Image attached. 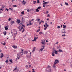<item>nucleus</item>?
Listing matches in <instances>:
<instances>
[{
	"mask_svg": "<svg viewBox=\"0 0 72 72\" xmlns=\"http://www.w3.org/2000/svg\"><path fill=\"white\" fill-rule=\"evenodd\" d=\"M28 53V51H24V54H27Z\"/></svg>",
	"mask_w": 72,
	"mask_h": 72,
	"instance_id": "obj_10",
	"label": "nucleus"
},
{
	"mask_svg": "<svg viewBox=\"0 0 72 72\" xmlns=\"http://www.w3.org/2000/svg\"><path fill=\"white\" fill-rule=\"evenodd\" d=\"M37 19L39 23H40V19Z\"/></svg>",
	"mask_w": 72,
	"mask_h": 72,
	"instance_id": "obj_28",
	"label": "nucleus"
},
{
	"mask_svg": "<svg viewBox=\"0 0 72 72\" xmlns=\"http://www.w3.org/2000/svg\"><path fill=\"white\" fill-rule=\"evenodd\" d=\"M46 28H44V30H46Z\"/></svg>",
	"mask_w": 72,
	"mask_h": 72,
	"instance_id": "obj_61",
	"label": "nucleus"
},
{
	"mask_svg": "<svg viewBox=\"0 0 72 72\" xmlns=\"http://www.w3.org/2000/svg\"><path fill=\"white\" fill-rule=\"evenodd\" d=\"M31 67V65H29V68H30V67Z\"/></svg>",
	"mask_w": 72,
	"mask_h": 72,
	"instance_id": "obj_56",
	"label": "nucleus"
},
{
	"mask_svg": "<svg viewBox=\"0 0 72 72\" xmlns=\"http://www.w3.org/2000/svg\"><path fill=\"white\" fill-rule=\"evenodd\" d=\"M56 44H58V42H57L56 43Z\"/></svg>",
	"mask_w": 72,
	"mask_h": 72,
	"instance_id": "obj_57",
	"label": "nucleus"
},
{
	"mask_svg": "<svg viewBox=\"0 0 72 72\" xmlns=\"http://www.w3.org/2000/svg\"><path fill=\"white\" fill-rule=\"evenodd\" d=\"M38 39V37H37L36 38V36H35L34 39L33 40H32V41H36V39Z\"/></svg>",
	"mask_w": 72,
	"mask_h": 72,
	"instance_id": "obj_9",
	"label": "nucleus"
},
{
	"mask_svg": "<svg viewBox=\"0 0 72 72\" xmlns=\"http://www.w3.org/2000/svg\"><path fill=\"white\" fill-rule=\"evenodd\" d=\"M13 6H14V7H15L16 8H17V5H13Z\"/></svg>",
	"mask_w": 72,
	"mask_h": 72,
	"instance_id": "obj_29",
	"label": "nucleus"
},
{
	"mask_svg": "<svg viewBox=\"0 0 72 72\" xmlns=\"http://www.w3.org/2000/svg\"><path fill=\"white\" fill-rule=\"evenodd\" d=\"M40 22H41V23H42V22H44V21H43L42 20H41Z\"/></svg>",
	"mask_w": 72,
	"mask_h": 72,
	"instance_id": "obj_55",
	"label": "nucleus"
},
{
	"mask_svg": "<svg viewBox=\"0 0 72 72\" xmlns=\"http://www.w3.org/2000/svg\"><path fill=\"white\" fill-rule=\"evenodd\" d=\"M62 33H66V30L65 29H63Z\"/></svg>",
	"mask_w": 72,
	"mask_h": 72,
	"instance_id": "obj_7",
	"label": "nucleus"
},
{
	"mask_svg": "<svg viewBox=\"0 0 72 72\" xmlns=\"http://www.w3.org/2000/svg\"><path fill=\"white\" fill-rule=\"evenodd\" d=\"M9 62V61L8 60H7L5 62V63H6V64L8 63Z\"/></svg>",
	"mask_w": 72,
	"mask_h": 72,
	"instance_id": "obj_17",
	"label": "nucleus"
},
{
	"mask_svg": "<svg viewBox=\"0 0 72 72\" xmlns=\"http://www.w3.org/2000/svg\"><path fill=\"white\" fill-rule=\"evenodd\" d=\"M22 3H23V4L24 5H25V4H26V2H25V1H24V0H23L22 2Z\"/></svg>",
	"mask_w": 72,
	"mask_h": 72,
	"instance_id": "obj_12",
	"label": "nucleus"
},
{
	"mask_svg": "<svg viewBox=\"0 0 72 72\" xmlns=\"http://www.w3.org/2000/svg\"><path fill=\"white\" fill-rule=\"evenodd\" d=\"M6 10H7V12H8V10H9V9H8L6 8V9L5 10V11Z\"/></svg>",
	"mask_w": 72,
	"mask_h": 72,
	"instance_id": "obj_43",
	"label": "nucleus"
},
{
	"mask_svg": "<svg viewBox=\"0 0 72 72\" xmlns=\"http://www.w3.org/2000/svg\"><path fill=\"white\" fill-rule=\"evenodd\" d=\"M30 57H31V55H30V56H29L28 55H27L26 56V57H27V58H30Z\"/></svg>",
	"mask_w": 72,
	"mask_h": 72,
	"instance_id": "obj_21",
	"label": "nucleus"
},
{
	"mask_svg": "<svg viewBox=\"0 0 72 72\" xmlns=\"http://www.w3.org/2000/svg\"><path fill=\"white\" fill-rule=\"evenodd\" d=\"M41 23V22L40 21V22H39V24H40Z\"/></svg>",
	"mask_w": 72,
	"mask_h": 72,
	"instance_id": "obj_54",
	"label": "nucleus"
},
{
	"mask_svg": "<svg viewBox=\"0 0 72 72\" xmlns=\"http://www.w3.org/2000/svg\"><path fill=\"white\" fill-rule=\"evenodd\" d=\"M22 23H24V22H25V20L24 19H23V18H22Z\"/></svg>",
	"mask_w": 72,
	"mask_h": 72,
	"instance_id": "obj_15",
	"label": "nucleus"
},
{
	"mask_svg": "<svg viewBox=\"0 0 72 72\" xmlns=\"http://www.w3.org/2000/svg\"><path fill=\"white\" fill-rule=\"evenodd\" d=\"M36 49V47H34V48L33 49L32 51V53H34L35 51V49Z\"/></svg>",
	"mask_w": 72,
	"mask_h": 72,
	"instance_id": "obj_13",
	"label": "nucleus"
},
{
	"mask_svg": "<svg viewBox=\"0 0 72 72\" xmlns=\"http://www.w3.org/2000/svg\"><path fill=\"white\" fill-rule=\"evenodd\" d=\"M39 31H40V29H39L37 31V32H38Z\"/></svg>",
	"mask_w": 72,
	"mask_h": 72,
	"instance_id": "obj_45",
	"label": "nucleus"
},
{
	"mask_svg": "<svg viewBox=\"0 0 72 72\" xmlns=\"http://www.w3.org/2000/svg\"><path fill=\"white\" fill-rule=\"evenodd\" d=\"M48 3L47 2H45L44 3H43V4H47Z\"/></svg>",
	"mask_w": 72,
	"mask_h": 72,
	"instance_id": "obj_37",
	"label": "nucleus"
},
{
	"mask_svg": "<svg viewBox=\"0 0 72 72\" xmlns=\"http://www.w3.org/2000/svg\"><path fill=\"white\" fill-rule=\"evenodd\" d=\"M60 5H61V6H63V5H62V4L61 3L60 4Z\"/></svg>",
	"mask_w": 72,
	"mask_h": 72,
	"instance_id": "obj_58",
	"label": "nucleus"
},
{
	"mask_svg": "<svg viewBox=\"0 0 72 72\" xmlns=\"http://www.w3.org/2000/svg\"><path fill=\"white\" fill-rule=\"evenodd\" d=\"M62 37L64 36V37H65V36H66V35L65 34H64V35H62Z\"/></svg>",
	"mask_w": 72,
	"mask_h": 72,
	"instance_id": "obj_40",
	"label": "nucleus"
},
{
	"mask_svg": "<svg viewBox=\"0 0 72 72\" xmlns=\"http://www.w3.org/2000/svg\"><path fill=\"white\" fill-rule=\"evenodd\" d=\"M16 69H17V68H15L14 69L13 71H15V70H16Z\"/></svg>",
	"mask_w": 72,
	"mask_h": 72,
	"instance_id": "obj_33",
	"label": "nucleus"
},
{
	"mask_svg": "<svg viewBox=\"0 0 72 72\" xmlns=\"http://www.w3.org/2000/svg\"><path fill=\"white\" fill-rule=\"evenodd\" d=\"M17 22L18 24H19V23H21V21H20V20L17 19Z\"/></svg>",
	"mask_w": 72,
	"mask_h": 72,
	"instance_id": "obj_6",
	"label": "nucleus"
},
{
	"mask_svg": "<svg viewBox=\"0 0 72 72\" xmlns=\"http://www.w3.org/2000/svg\"><path fill=\"white\" fill-rule=\"evenodd\" d=\"M41 6H39L37 8V9H41Z\"/></svg>",
	"mask_w": 72,
	"mask_h": 72,
	"instance_id": "obj_31",
	"label": "nucleus"
},
{
	"mask_svg": "<svg viewBox=\"0 0 72 72\" xmlns=\"http://www.w3.org/2000/svg\"><path fill=\"white\" fill-rule=\"evenodd\" d=\"M29 23L27 24V26H31V25H32L33 24L31 23V21H29Z\"/></svg>",
	"mask_w": 72,
	"mask_h": 72,
	"instance_id": "obj_3",
	"label": "nucleus"
},
{
	"mask_svg": "<svg viewBox=\"0 0 72 72\" xmlns=\"http://www.w3.org/2000/svg\"><path fill=\"white\" fill-rule=\"evenodd\" d=\"M55 54H58V51H56V50H55Z\"/></svg>",
	"mask_w": 72,
	"mask_h": 72,
	"instance_id": "obj_26",
	"label": "nucleus"
},
{
	"mask_svg": "<svg viewBox=\"0 0 72 72\" xmlns=\"http://www.w3.org/2000/svg\"><path fill=\"white\" fill-rule=\"evenodd\" d=\"M49 13V11H47L46 12V13Z\"/></svg>",
	"mask_w": 72,
	"mask_h": 72,
	"instance_id": "obj_53",
	"label": "nucleus"
},
{
	"mask_svg": "<svg viewBox=\"0 0 72 72\" xmlns=\"http://www.w3.org/2000/svg\"><path fill=\"white\" fill-rule=\"evenodd\" d=\"M26 10H27L28 12H30V10L28 9H27Z\"/></svg>",
	"mask_w": 72,
	"mask_h": 72,
	"instance_id": "obj_36",
	"label": "nucleus"
},
{
	"mask_svg": "<svg viewBox=\"0 0 72 72\" xmlns=\"http://www.w3.org/2000/svg\"><path fill=\"white\" fill-rule=\"evenodd\" d=\"M9 61L11 63H13V60L12 59H10Z\"/></svg>",
	"mask_w": 72,
	"mask_h": 72,
	"instance_id": "obj_24",
	"label": "nucleus"
},
{
	"mask_svg": "<svg viewBox=\"0 0 72 72\" xmlns=\"http://www.w3.org/2000/svg\"><path fill=\"white\" fill-rule=\"evenodd\" d=\"M34 21V19H33L32 20H31V21Z\"/></svg>",
	"mask_w": 72,
	"mask_h": 72,
	"instance_id": "obj_63",
	"label": "nucleus"
},
{
	"mask_svg": "<svg viewBox=\"0 0 72 72\" xmlns=\"http://www.w3.org/2000/svg\"><path fill=\"white\" fill-rule=\"evenodd\" d=\"M3 34H4V35H6V32H3Z\"/></svg>",
	"mask_w": 72,
	"mask_h": 72,
	"instance_id": "obj_19",
	"label": "nucleus"
},
{
	"mask_svg": "<svg viewBox=\"0 0 72 72\" xmlns=\"http://www.w3.org/2000/svg\"><path fill=\"white\" fill-rule=\"evenodd\" d=\"M47 17H50V15L49 14H48L47 16Z\"/></svg>",
	"mask_w": 72,
	"mask_h": 72,
	"instance_id": "obj_46",
	"label": "nucleus"
},
{
	"mask_svg": "<svg viewBox=\"0 0 72 72\" xmlns=\"http://www.w3.org/2000/svg\"><path fill=\"white\" fill-rule=\"evenodd\" d=\"M20 54H21V55H23V52H20Z\"/></svg>",
	"mask_w": 72,
	"mask_h": 72,
	"instance_id": "obj_35",
	"label": "nucleus"
},
{
	"mask_svg": "<svg viewBox=\"0 0 72 72\" xmlns=\"http://www.w3.org/2000/svg\"><path fill=\"white\" fill-rule=\"evenodd\" d=\"M37 3H40V0H37Z\"/></svg>",
	"mask_w": 72,
	"mask_h": 72,
	"instance_id": "obj_38",
	"label": "nucleus"
},
{
	"mask_svg": "<svg viewBox=\"0 0 72 72\" xmlns=\"http://www.w3.org/2000/svg\"><path fill=\"white\" fill-rule=\"evenodd\" d=\"M55 65H54L53 66V68H55V67H56V66H55Z\"/></svg>",
	"mask_w": 72,
	"mask_h": 72,
	"instance_id": "obj_44",
	"label": "nucleus"
},
{
	"mask_svg": "<svg viewBox=\"0 0 72 72\" xmlns=\"http://www.w3.org/2000/svg\"><path fill=\"white\" fill-rule=\"evenodd\" d=\"M42 48H42L40 50H41V51H42V50H43L44 49L45 46H42Z\"/></svg>",
	"mask_w": 72,
	"mask_h": 72,
	"instance_id": "obj_8",
	"label": "nucleus"
},
{
	"mask_svg": "<svg viewBox=\"0 0 72 72\" xmlns=\"http://www.w3.org/2000/svg\"><path fill=\"white\" fill-rule=\"evenodd\" d=\"M44 27H45L46 29H47L48 28L47 26H45V25H44Z\"/></svg>",
	"mask_w": 72,
	"mask_h": 72,
	"instance_id": "obj_32",
	"label": "nucleus"
},
{
	"mask_svg": "<svg viewBox=\"0 0 72 72\" xmlns=\"http://www.w3.org/2000/svg\"><path fill=\"white\" fill-rule=\"evenodd\" d=\"M23 30V31L22 32V33H23L24 32V28H23V27H21V29H20L19 30V31H22Z\"/></svg>",
	"mask_w": 72,
	"mask_h": 72,
	"instance_id": "obj_1",
	"label": "nucleus"
},
{
	"mask_svg": "<svg viewBox=\"0 0 72 72\" xmlns=\"http://www.w3.org/2000/svg\"><path fill=\"white\" fill-rule=\"evenodd\" d=\"M43 7H45V4H43Z\"/></svg>",
	"mask_w": 72,
	"mask_h": 72,
	"instance_id": "obj_51",
	"label": "nucleus"
},
{
	"mask_svg": "<svg viewBox=\"0 0 72 72\" xmlns=\"http://www.w3.org/2000/svg\"><path fill=\"white\" fill-rule=\"evenodd\" d=\"M39 34L40 35H41V34H43L44 33L40 32H39Z\"/></svg>",
	"mask_w": 72,
	"mask_h": 72,
	"instance_id": "obj_30",
	"label": "nucleus"
},
{
	"mask_svg": "<svg viewBox=\"0 0 72 72\" xmlns=\"http://www.w3.org/2000/svg\"><path fill=\"white\" fill-rule=\"evenodd\" d=\"M47 21H48V20H49V18L47 19Z\"/></svg>",
	"mask_w": 72,
	"mask_h": 72,
	"instance_id": "obj_64",
	"label": "nucleus"
},
{
	"mask_svg": "<svg viewBox=\"0 0 72 72\" xmlns=\"http://www.w3.org/2000/svg\"><path fill=\"white\" fill-rule=\"evenodd\" d=\"M4 29L5 30H8V27L7 26L4 27Z\"/></svg>",
	"mask_w": 72,
	"mask_h": 72,
	"instance_id": "obj_11",
	"label": "nucleus"
},
{
	"mask_svg": "<svg viewBox=\"0 0 72 72\" xmlns=\"http://www.w3.org/2000/svg\"><path fill=\"white\" fill-rule=\"evenodd\" d=\"M45 26H46V27H49V25H48V24H47V23H46L45 24Z\"/></svg>",
	"mask_w": 72,
	"mask_h": 72,
	"instance_id": "obj_16",
	"label": "nucleus"
},
{
	"mask_svg": "<svg viewBox=\"0 0 72 72\" xmlns=\"http://www.w3.org/2000/svg\"><path fill=\"white\" fill-rule=\"evenodd\" d=\"M50 72H51V69H50Z\"/></svg>",
	"mask_w": 72,
	"mask_h": 72,
	"instance_id": "obj_59",
	"label": "nucleus"
},
{
	"mask_svg": "<svg viewBox=\"0 0 72 72\" xmlns=\"http://www.w3.org/2000/svg\"><path fill=\"white\" fill-rule=\"evenodd\" d=\"M33 3H34V4H36V3H36V1H34Z\"/></svg>",
	"mask_w": 72,
	"mask_h": 72,
	"instance_id": "obj_39",
	"label": "nucleus"
},
{
	"mask_svg": "<svg viewBox=\"0 0 72 72\" xmlns=\"http://www.w3.org/2000/svg\"><path fill=\"white\" fill-rule=\"evenodd\" d=\"M12 47L14 49H17V48L18 47H17V46H15L14 45L12 46Z\"/></svg>",
	"mask_w": 72,
	"mask_h": 72,
	"instance_id": "obj_4",
	"label": "nucleus"
},
{
	"mask_svg": "<svg viewBox=\"0 0 72 72\" xmlns=\"http://www.w3.org/2000/svg\"><path fill=\"white\" fill-rule=\"evenodd\" d=\"M36 12H40V10H39V9H37V8L36 9Z\"/></svg>",
	"mask_w": 72,
	"mask_h": 72,
	"instance_id": "obj_25",
	"label": "nucleus"
},
{
	"mask_svg": "<svg viewBox=\"0 0 72 72\" xmlns=\"http://www.w3.org/2000/svg\"><path fill=\"white\" fill-rule=\"evenodd\" d=\"M21 25L23 26L22 27H25V26L24 25L22 24Z\"/></svg>",
	"mask_w": 72,
	"mask_h": 72,
	"instance_id": "obj_42",
	"label": "nucleus"
},
{
	"mask_svg": "<svg viewBox=\"0 0 72 72\" xmlns=\"http://www.w3.org/2000/svg\"><path fill=\"white\" fill-rule=\"evenodd\" d=\"M42 44H45V40H44V41H42L41 42Z\"/></svg>",
	"mask_w": 72,
	"mask_h": 72,
	"instance_id": "obj_23",
	"label": "nucleus"
},
{
	"mask_svg": "<svg viewBox=\"0 0 72 72\" xmlns=\"http://www.w3.org/2000/svg\"><path fill=\"white\" fill-rule=\"evenodd\" d=\"M21 13L22 14H23V15L24 14V11H23L22 12H21Z\"/></svg>",
	"mask_w": 72,
	"mask_h": 72,
	"instance_id": "obj_41",
	"label": "nucleus"
},
{
	"mask_svg": "<svg viewBox=\"0 0 72 72\" xmlns=\"http://www.w3.org/2000/svg\"><path fill=\"white\" fill-rule=\"evenodd\" d=\"M65 4H66V5H68V3H67L66 2H65Z\"/></svg>",
	"mask_w": 72,
	"mask_h": 72,
	"instance_id": "obj_27",
	"label": "nucleus"
},
{
	"mask_svg": "<svg viewBox=\"0 0 72 72\" xmlns=\"http://www.w3.org/2000/svg\"><path fill=\"white\" fill-rule=\"evenodd\" d=\"M3 57H4V55L3 54V53H2V54L1 55V58H3Z\"/></svg>",
	"mask_w": 72,
	"mask_h": 72,
	"instance_id": "obj_22",
	"label": "nucleus"
},
{
	"mask_svg": "<svg viewBox=\"0 0 72 72\" xmlns=\"http://www.w3.org/2000/svg\"><path fill=\"white\" fill-rule=\"evenodd\" d=\"M11 20V18H9L8 20V21H10Z\"/></svg>",
	"mask_w": 72,
	"mask_h": 72,
	"instance_id": "obj_48",
	"label": "nucleus"
},
{
	"mask_svg": "<svg viewBox=\"0 0 72 72\" xmlns=\"http://www.w3.org/2000/svg\"><path fill=\"white\" fill-rule=\"evenodd\" d=\"M25 67H26V68H28V65H26V66Z\"/></svg>",
	"mask_w": 72,
	"mask_h": 72,
	"instance_id": "obj_50",
	"label": "nucleus"
},
{
	"mask_svg": "<svg viewBox=\"0 0 72 72\" xmlns=\"http://www.w3.org/2000/svg\"><path fill=\"white\" fill-rule=\"evenodd\" d=\"M58 52H63V51L60 49H59L58 50Z\"/></svg>",
	"mask_w": 72,
	"mask_h": 72,
	"instance_id": "obj_20",
	"label": "nucleus"
},
{
	"mask_svg": "<svg viewBox=\"0 0 72 72\" xmlns=\"http://www.w3.org/2000/svg\"><path fill=\"white\" fill-rule=\"evenodd\" d=\"M63 28H65V29H66V25H63Z\"/></svg>",
	"mask_w": 72,
	"mask_h": 72,
	"instance_id": "obj_14",
	"label": "nucleus"
},
{
	"mask_svg": "<svg viewBox=\"0 0 72 72\" xmlns=\"http://www.w3.org/2000/svg\"><path fill=\"white\" fill-rule=\"evenodd\" d=\"M21 51L22 52V51H23V50L21 49Z\"/></svg>",
	"mask_w": 72,
	"mask_h": 72,
	"instance_id": "obj_60",
	"label": "nucleus"
},
{
	"mask_svg": "<svg viewBox=\"0 0 72 72\" xmlns=\"http://www.w3.org/2000/svg\"><path fill=\"white\" fill-rule=\"evenodd\" d=\"M9 9H10V10H13V9H12V8H9Z\"/></svg>",
	"mask_w": 72,
	"mask_h": 72,
	"instance_id": "obj_49",
	"label": "nucleus"
},
{
	"mask_svg": "<svg viewBox=\"0 0 72 72\" xmlns=\"http://www.w3.org/2000/svg\"><path fill=\"white\" fill-rule=\"evenodd\" d=\"M48 68H50V66H48Z\"/></svg>",
	"mask_w": 72,
	"mask_h": 72,
	"instance_id": "obj_62",
	"label": "nucleus"
},
{
	"mask_svg": "<svg viewBox=\"0 0 72 72\" xmlns=\"http://www.w3.org/2000/svg\"><path fill=\"white\" fill-rule=\"evenodd\" d=\"M20 58V57L19 56V55L17 54V57L16 58V60L17 61Z\"/></svg>",
	"mask_w": 72,
	"mask_h": 72,
	"instance_id": "obj_5",
	"label": "nucleus"
},
{
	"mask_svg": "<svg viewBox=\"0 0 72 72\" xmlns=\"http://www.w3.org/2000/svg\"><path fill=\"white\" fill-rule=\"evenodd\" d=\"M52 56H53V57H54L55 56V55H54V53H52Z\"/></svg>",
	"mask_w": 72,
	"mask_h": 72,
	"instance_id": "obj_34",
	"label": "nucleus"
},
{
	"mask_svg": "<svg viewBox=\"0 0 72 72\" xmlns=\"http://www.w3.org/2000/svg\"><path fill=\"white\" fill-rule=\"evenodd\" d=\"M59 63V61L58 60V59H56L54 65H55L56 64H57V63Z\"/></svg>",
	"mask_w": 72,
	"mask_h": 72,
	"instance_id": "obj_2",
	"label": "nucleus"
},
{
	"mask_svg": "<svg viewBox=\"0 0 72 72\" xmlns=\"http://www.w3.org/2000/svg\"><path fill=\"white\" fill-rule=\"evenodd\" d=\"M57 28H60V26H58L57 27Z\"/></svg>",
	"mask_w": 72,
	"mask_h": 72,
	"instance_id": "obj_47",
	"label": "nucleus"
},
{
	"mask_svg": "<svg viewBox=\"0 0 72 72\" xmlns=\"http://www.w3.org/2000/svg\"><path fill=\"white\" fill-rule=\"evenodd\" d=\"M15 23V22L14 21H11V24H14Z\"/></svg>",
	"mask_w": 72,
	"mask_h": 72,
	"instance_id": "obj_18",
	"label": "nucleus"
},
{
	"mask_svg": "<svg viewBox=\"0 0 72 72\" xmlns=\"http://www.w3.org/2000/svg\"><path fill=\"white\" fill-rule=\"evenodd\" d=\"M5 44H6V43L5 42H4L3 44V45H5Z\"/></svg>",
	"mask_w": 72,
	"mask_h": 72,
	"instance_id": "obj_52",
	"label": "nucleus"
}]
</instances>
